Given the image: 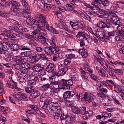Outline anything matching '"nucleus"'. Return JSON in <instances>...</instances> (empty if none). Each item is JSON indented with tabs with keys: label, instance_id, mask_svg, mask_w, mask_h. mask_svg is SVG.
I'll return each instance as SVG.
<instances>
[{
	"label": "nucleus",
	"instance_id": "obj_1",
	"mask_svg": "<svg viewBox=\"0 0 124 124\" xmlns=\"http://www.w3.org/2000/svg\"><path fill=\"white\" fill-rule=\"evenodd\" d=\"M9 47L10 44L8 42H0V54H3L4 57L7 56L8 53L7 50Z\"/></svg>",
	"mask_w": 124,
	"mask_h": 124
},
{
	"label": "nucleus",
	"instance_id": "obj_2",
	"mask_svg": "<svg viewBox=\"0 0 124 124\" xmlns=\"http://www.w3.org/2000/svg\"><path fill=\"white\" fill-rule=\"evenodd\" d=\"M35 18L36 19L38 20L41 23H43L44 26L46 28L48 31L49 30L50 27L51 26L49 25L48 23L46 20V18L42 14L40 13L37 14L35 16Z\"/></svg>",
	"mask_w": 124,
	"mask_h": 124
},
{
	"label": "nucleus",
	"instance_id": "obj_3",
	"mask_svg": "<svg viewBox=\"0 0 124 124\" xmlns=\"http://www.w3.org/2000/svg\"><path fill=\"white\" fill-rule=\"evenodd\" d=\"M52 115H53L52 116L54 119H58L60 117L61 120L65 118L66 117V116L64 115L63 114V111L60 108L56 110V112H53Z\"/></svg>",
	"mask_w": 124,
	"mask_h": 124
},
{
	"label": "nucleus",
	"instance_id": "obj_4",
	"mask_svg": "<svg viewBox=\"0 0 124 124\" xmlns=\"http://www.w3.org/2000/svg\"><path fill=\"white\" fill-rule=\"evenodd\" d=\"M15 96L16 99V101L18 104L22 103L21 100L26 101L28 100L26 94L18 92L17 94L15 95Z\"/></svg>",
	"mask_w": 124,
	"mask_h": 124
},
{
	"label": "nucleus",
	"instance_id": "obj_5",
	"mask_svg": "<svg viewBox=\"0 0 124 124\" xmlns=\"http://www.w3.org/2000/svg\"><path fill=\"white\" fill-rule=\"evenodd\" d=\"M55 47L52 46H46L44 48V50L46 54L51 55V53L55 54L58 51V49H55Z\"/></svg>",
	"mask_w": 124,
	"mask_h": 124
},
{
	"label": "nucleus",
	"instance_id": "obj_6",
	"mask_svg": "<svg viewBox=\"0 0 124 124\" xmlns=\"http://www.w3.org/2000/svg\"><path fill=\"white\" fill-rule=\"evenodd\" d=\"M76 37L79 40L85 41L89 37V36L86 33L83 31H79Z\"/></svg>",
	"mask_w": 124,
	"mask_h": 124
},
{
	"label": "nucleus",
	"instance_id": "obj_7",
	"mask_svg": "<svg viewBox=\"0 0 124 124\" xmlns=\"http://www.w3.org/2000/svg\"><path fill=\"white\" fill-rule=\"evenodd\" d=\"M58 69V74H59V75H63L68 70L67 68L62 64L59 65Z\"/></svg>",
	"mask_w": 124,
	"mask_h": 124
},
{
	"label": "nucleus",
	"instance_id": "obj_8",
	"mask_svg": "<svg viewBox=\"0 0 124 124\" xmlns=\"http://www.w3.org/2000/svg\"><path fill=\"white\" fill-rule=\"evenodd\" d=\"M14 61L15 62L17 65H19L23 63L24 62L26 61L25 59H22L21 56L19 55L13 57Z\"/></svg>",
	"mask_w": 124,
	"mask_h": 124
},
{
	"label": "nucleus",
	"instance_id": "obj_9",
	"mask_svg": "<svg viewBox=\"0 0 124 124\" xmlns=\"http://www.w3.org/2000/svg\"><path fill=\"white\" fill-rule=\"evenodd\" d=\"M92 98L89 93L86 92L84 94V97L81 99V100L82 101H85L87 103L89 104L91 102Z\"/></svg>",
	"mask_w": 124,
	"mask_h": 124
},
{
	"label": "nucleus",
	"instance_id": "obj_10",
	"mask_svg": "<svg viewBox=\"0 0 124 124\" xmlns=\"http://www.w3.org/2000/svg\"><path fill=\"white\" fill-rule=\"evenodd\" d=\"M75 95V93L74 91H68L65 92L64 94V97L65 98L70 99L73 97Z\"/></svg>",
	"mask_w": 124,
	"mask_h": 124
},
{
	"label": "nucleus",
	"instance_id": "obj_11",
	"mask_svg": "<svg viewBox=\"0 0 124 124\" xmlns=\"http://www.w3.org/2000/svg\"><path fill=\"white\" fill-rule=\"evenodd\" d=\"M73 24L71 25L72 28L74 30H77L78 29L79 27H80L81 28H83V25L82 23H81L79 25L78 22L77 21L76 22H72Z\"/></svg>",
	"mask_w": 124,
	"mask_h": 124
},
{
	"label": "nucleus",
	"instance_id": "obj_12",
	"mask_svg": "<svg viewBox=\"0 0 124 124\" xmlns=\"http://www.w3.org/2000/svg\"><path fill=\"white\" fill-rule=\"evenodd\" d=\"M93 114L92 111H87L83 114V118L85 120H87Z\"/></svg>",
	"mask_w": 124,
	"mask_h": 124
},
{
	"label": "nucleus",
	"instance_id": "obj_13",
	"mask_svg": "<svg viewBox=\"0 0 124 124\" xmlns=\"http://www.w3.org/2000/svg\"><path fill=\"white\" fill-rule=\"evenodd\" d=\"M21 35H18V37H20L21 38H23V36L25 38H26L29 39H34V38L35 37H34V36L31 35H30L28 34H23L22 33V34H21Z\"/></svg>",
	"mask_w": 124,
	"mask_h": 124
},
{
	"label": "nucleus",
	"instance_id": "obj_14",
	"mask_svg": "<svg viewBox=\"0 0 124 124\" xmlns=\"http://www.w3.org/2000/svg\"><path fill=\"white\" fill-rule=\"evenodd\" d=\"M73 118L72 117L66 116L65 118L63 119L62 121L63 122L65 123L66 124H70L73 121Z\"/></svg>",
	"mask_w": 124,
	"mask_h": 124
},
{
	"label": "nucleus",
	"instance_id": "obj_15",
	"mask_svg": "<svg viewBox=\"0 0 124 124\" xmlns=\"http://www.w3.org/2000/svg\"><path fill=\"white\" fill-rule=\"evenodd\" d=\"M26 15H27L28 14L20 10L19 9L18 10L16 14V16H17L20 17H24L25 18L27 17Z\"/></svg>",
	"mask_w": 124,
	"mask_h": 124
},
{
	"label": "nucleus",
	"instance_id": "obj_16",
	"mask_svg": "<svg viewBox=\"0 0 124 124\" xmlns=\"http://www.w3.org/2000/svg\"><path fill=\"white\" fill-rule=\"evenodd\" d=\"M54 65L52 63H50L46 67V71L49 73H51L54 70Z\"/></svg>",
	"mask_w": 124,
	"mask_h": 124
},
{
	"label": "nucleus",
	"instance_id": "obj_17",
	"mask_svg": "<svg viewBox=\"0 0 124 124\" xmlns=\"http://www.w3.org/2000/svg\"><path fill=\"white\" fill-rule=\"evenodd\" d=\"M121 6L123 7L124 6V2H119V3L117 4H114L113 7L115 9H117L118 11H120L122 10V8H120L119 6Z\"/></svg>",
	"mask_w": 124,
	"mask_h": 124
},
{
	"label": "nucleus",
	"instance_id": "obj_18",
	"mask_svg": "<svg viewBox=\"0 0 124 124\" xmlns=\"http://www.w3.org/2000/svg\"><path fill=\"white\" fill-rule=\"evenodd\" d=\"M116 33V32L114 31L109 32L108 33H106L104 36V37L106 39L109 40L110 39V36H114Z\"/></svg>",
	"mask_w": 124,
	"mask_h": 124
},
{
	"label": "nucleus",
	"instance_id": "obj_19",
	"mask_svg": "<svg viewBox=\"0 0 124 124\" xmlns=\"http://www.w3.org/2000/svg\"><path fill=\"white\" fill-rule=\"evenodd\" d=\"M83 58L86 57L88 55L87 50L84 49H80L79 50L78 52Z\"/></svg>",
	"mask_w": 124,
	"mask_h": 124
},
{
	"label": "nucleus",
	"instance_id": "obj_20",
	"mask_svg": "<svg viewBox=\"0 0 124 124\" xmlns=\"http://www.w3.org/2000/svg\"><path fill=\"white\" fill-rule=\"evenodd\" d=\"M32 69L35 71L39 72L43 70V68L40 64H35L33 66Z\"/></svg>",
	"mask_w": 124,
	"mask_h": 124
},
{
	"label": "nucleus",
	"instance_id": "obj_21",
	"mask_svg": "<svg viewBox=\"0 0 124 124\" xmlns=\"http://www.w3.org/2000/svg\"><path fill=\"white\" fill-rule=\"evenodd\" d=\"M30 95L33 98H36L38 97L40 95L39 92L33 89Z\"/></svg>",
	"mask_w": 124,
	"mask_h": 124
},
{
	"label": "nucleus",
	"instance_id": "obj_22",
	"mask_svg": "<svg viewBox=\"0 0 124 124\" xmlns=\"http://www.w3.org/2000/svg\"><path fill=\"white\" fill-rule=\"evenodd\" d=\"M79 70L80 72L81 75L82 77L84 79L86 80L88 78L86 74L88 73L85 72L83 69L82 68H80Z\"/></svg>",
	"mask_w": 124,
	"mask_h": 124
},
{
	"label": "nucleus",
	"instance_id": "obj_23",
	"mask_svg": "<svg viewBox=\"0 0 124 124\" xmlns=\"http://www.w3.org/2000/svg\"><path fill=\"white\" fill-rule=\"evenodd\" d=\"M59 22L60 24V28L67 31L68 28L67 27V26L64 21L62 19H60L59 21Z\"/></svg>",
	"mask_w": 124,
	"mask_h": 124
},
{
	"label": "nucleus",
	"instance_id": "obj_24",
	"mask_svg": "<svg viewBox=\"0 0 124 124\" xmlns=\"http://www.w3.org/2000/svg\"><path fill=\"white\" fill-rule=\"evenodd\" d=\"M22 4L25 10L29 11L30 10V8L27 3L26 1V0H22L21 1Z\"/></svg>",
	"mask_w": 124,
	"mask_h": 124
},
{
	"label": "nucleus",
	"instance_id": "obj_25",
	"mask_svg": "<svg viewBox=\"0 0 124 124\" xmlns=\"http://www.w3.org/2000/svg\"><path fill=\"white\" fill-rule=\"evenodd\" d=\"M62 83L59 84V88L60 89H69V88H68L69 87L67 86L66 84H65L64 83V82L65 80L62 79Z\"/></svg>",
	"mask_w": 124,
	"mask_h": 124
},
{
	"label": "nucleus",
	"instance_id": "obj_26",
	"mask_svg": "<svg viewBox=\"0 0 124 124\" xmlns=\"http://www.w3.org/2000/svg\"><path fill=\"white\" fill-rule=\"evenodd\" d=\"M112 24H114L115 25L119 24L120 20L118 17H111Z\"/></svg>",
	"mask_w": 124,
	"mask_h": 124
},
{
	"label": "nucleus",
	"instance_id": "obj_27",
	"mask_svg": "<svg viewBox=\"0 0 124 124\" xmlns=\"http://www.w3.org/2000/svg\"><path fill=\"white\" fill-rule=\"evenodd\" d=\"M37 57V55L35 54L33 56H31L29 57L28 59L29 61L31 63H34L36 62V61L35 60V58Z\"/></svg>",
	"mask_w": 124,
	"mask_h": 124
},
{
	"label": "nucleus",
	"instance_id": "obj_28",
	"mask_svg": "<svg viewBox=\"0 0 124 124\" xmlns=\"http://www.w3.org/2000/svg\"><path fill=\"white\" fill-rule=\"evenodd\" d=\"M39 27H37V29L32 31V33L34 35L38 34H39L40 31H43V26H39Z\"/></svg>",
	"mask_w": 124,
	"mask_h": 124
},
{
	"label": "nucleus",
	"instance_id": "obj_29",
	"mask_svg": "<svg viewBox=\"0 0 124 124\" xmlns=\"http://www.w3.org/2000/svg\"><path fill=\"white\" fill-rule=\"evenodd\" d=\"M64 83L66 84L67 85V86L69 87V89L70 88V86H72L73 84V82L72 80L71 79L68 80H65Z\"/></svg>",
	"mask_w": 124,
	"mask_h": 124
},
{
	"label": "nucleus",
	"instance_id": "obj_30",
	"mask_svg": "<svg viewBox=\"0 0 124 124\" xmlns=\"http://www.w3.org/2000/svg\"><path fill=\"white\" fill-rule=\"evenodd\" d=\"M121 24V22L120 21L119 24H117V25H118L117 28L118 31V32L119 34L120 33V32H121L123 31L124 30V26L123 25Z\"/></svg>",
	"mask_w": 124,
	"mask_h": 124
},
{
	"label": "nucleus",
	"instance_id": "obj_31",
	"mask_svg": "<svg viewBox=\"0 0 124 124\" xmlns=\"http://www.w3.org/2000/svg\"><path fill=\"white\" fill-rule=\"evenodd\" d=\"M124 87L119 85L115 86L114 87V89L117 90L119 92L122 93L124 91Z\"/></svg>",
	"mask_w": 124,
	"mask_h": 124
},
{
	"label": "nucleus",
	"instance_id": "obj_32",
	"mask_svg": "<svg viewBox=\"0 0 124 124\" xmlns=\"http://www.w3.org/2000/svg\"><path fill=\"white\" fill-rule=\"evenodd\" d=\"M97 26L100 28H104L106 27V24L102 21H99L97 23Z\"/></svg>",
	"mask_w": 124,
	"mask_h": 124
},
{
	"label": "nucleus",
	"instance_id": "obj_33",
	"mask_svg": "<svg viewBox=\"0 0 124 124\" xmlns=\"http://www.w3.org/2000/svg\"><path fill=\"white\" fill-rule=\"evenodd\" d=\"M104 60L102 58L100 55H98V57L97 59V61L102 65H103L104 63L103 61H104Z\"/></svg>",
	"mask_w": 124,
	"mask_h": 124
},
{
	"label": "nucleus",
	"instance_id": "obj_34",
	"mask_svg": "<svg viewBox=\"0 0 124 124\" xmlns=\"http://www.w3.org/2000/svg\"><path fill=\"white\" fill-rule=\"evenodd\" d=\"M33 87L31 86L30 87H27L24 89V90L25 92L27 93H29L30 94L32 92V91L33 89L32 88Z\"/></svg>",
	"mask_w": 124,
	"mask_h": 124
},
{
	"label": "nucleus",
	"instance_id": "obj_35",
	"mask_svg": "<svg viewBox=\"0 0 124 124\" xmlns=\"http://www.w3.org/2000/svg\"><path fill=\"white\" fill-rule=\"evenodd\" d=\"M52 108L51 106L48 107L45 110V112L48 114L52 113L53 111Z\"/></svg>",
	"mask_w": 124,
	"mask_h": 124
},
{
	"label": "nucleus",
	"instance_id": "obj_36",
	"mask_svg": "<svg viewBox=\"0 0 124 124\" xmlns=\"http://www.w3.org/2000/svg\"><path fill=\"white\" fill-rule=\"evenodd\" d=\"M72 110L74 113L76 114H80V108H79L74 106L73 107Z\"/></svg>",
	"mask_w": 124,
	"mask_h": 124
},
{
	"label": "nucleus",
	"instance_id": "obj_37",
	"mask_svg": "<svg viewBox=\"0 0 124 124\" xmlns=\"http://www.w3.org/2000/svg\"><path fill=\"white\" fill-rule=\"evenodd\" d=\"M117 12L116 11L113 10L111 11V13H108V15L109 16H113L112 17H118L117 15L116 14Z\"/></svg>",
	"mask_w": 124,
	"mask_h": 124
},
{
	"label": "nucleus",
	"instance_id": "obj_38",
	"mask_svg": "<svg viewBox=\"0 0 124 124\" xmlns=\"http://www.w3.org/2000/svg\"><path fill=\"white\" fill-rule=\"evenodd\" d=\"M75 55L73 54H66V58L69 60L73 59L75 57Z\"/></svg>",
	"mask_w": 124,
	"mask_h": 124
},
{
	"label": "nucleus",
	"instance_id": "obj_39",
	"mask_svg": "<svg viewBox=\"0 0 124 124\" xmlns=\"http://www.w3.org/2000/svg\"><path fill=\"white\" fill-rule=\"evenodd\" d=\"M70 78L72 80L78 81L79 80V76L77 75H71L70 76Z\"/></svg>",
	"mask_w": 124,
	"mask_h": 124
},
{
	"label": "nucleus",
	"instance_id": "obj_40",
	"mask_svg": "<svg viewBox=\"0 0 124 124\" xmlns=\"http://www.w3.org/2000/svg\"><path fill=\"white\" fill-rule=\"evenodd\" d=\"M51 84L53 86V87L59 88V82L58 81H55L54 82L51 81Z\"/></svg>",
	"mask_w": 124,
	"mask_h": 124
},
{
	"label": "nucleus",
	"instance_id": "obj_41",
	"mask_svg": "<svg viewBox=\"0 0 124 124\" xmlns=\"http://www.w3.org/2000/svg\"><path fill=\"white\" fill-rule=\"evenodd\" d=\"M55 39L56 38L54 37L50 39V40L51 41L50 44L52 46H54L55 47L56 46L55 43Z\"/></svg>",
	"mask_w": 124,
	"mask_h": 124
},
{
	"label": "nucleus",
	"instance_id": "obj_42",
	"mask_svg": "<svg viewBox=\"0 0 124 124\" xmlns=\"http://www.w3.org/2000/svg\"><path fill=\"white\" fill-rule=\"evenodd\" d=\"M112 63L113 64V65L115 67H116V66L117 65L119 64V65H124V63L123 62H117V63L115 62V63H114V62H113L112 61H110L108 63L109 64H110V63Z\"/></svg>",
	"mask_w": 124,
	"mask_h": 124
},
{
	"label": "nucleus",
	"instance_id": "obj_43",
	"mask_svg": "<svg viewBox=\"0 0 124 124\" xmlns=\"http://www.w3.org/2000/svg\"><path fill=\"white\" fill-rule=\"evenodd\" d=\"M7 86V87L12 89H16L18 88L16 86H15L13 85H11L9 83H7V84L6 85Z\"/></svg>",
	"mask_w": 124,
	"mask_h": 124
},
{
	"label": "nucleus",
	"instance_id": "obj_44",
	"mask_svg": "<svg viewBox=\"0 0 124 124\" xmlns=\"http://www.w3.org/2000/svg\"><path fill=\"white\" fill-rule=\"evenodd\" d=\"M80 114H83L86 111V108L85 107H81L80 108Z\"/></svg>",
	"mask_w": 124,
	"mask_h": 124
},
{
	"label": "nucleus",
	"instance_id": "obj_45",
	"mask_svg": "<svg viewBox=\"0 0 124 124\" xmlns=\"http://www.w3.org/2000/svg\"><path fill=\"white\" fill-rule=\"evenodd\" d=\"M12 47V49L13 51H17L19 49V46L16 44H13Z\"/></svg>",
	"mask_w": 124,
	"mask_h": 124
},
{
	"label": "nucleus",
	"instance_id": "obj_46",
	"mask_svg": "<svg viewBox=\"0 0 124 124\" xmlns=\"http://www.w3.org/2000/svg\"><path fill=\"white\" fill-rule=\"evenodd\" d=\"M39 39L41 41V43L43 44H45L46 45H47V43L46 42V39L45 37H43L40 39Z\"/></svg>",
	"mask_w": 124,
	"mask_h": 124
},
{
	"label": "nucleus",
	"instance_id": "obj_47",
	"mask_svg": "<svg viewBox=\"0 0 124 124\" xmlns=\"http://www.w3.org/2000/svg\"><path fill=\"white\" fill-rule=\"evenodd\" d=\"M65 36L67 38L69 39H72L73 38V36L71 34H68L66 32H64L63 33Z\"/></svg>",
	"mask_w": 124,
	"mask_h": 124
},
{
	"label": "nucleus",
	"instance_id": "obj_48",
	"mask_svg": "<svg viewBox=\"0 0 124 124\" xmlns=\"http://www.w3.org/2000/svg\"><path fill=\"white\" fill-rule=\"evenodd\" d=\"M96 34L98 35L99 37H102L104 36L103 32L101 30L97 31Z\"/></svg>",
	"mask_w": 124,
	"mask_h": 124
},
{
	"label": "nucleus",
	"instance_id": "obj_49",
	"mask_svg": "<svg viewBox=\"0 0 124 124\" xmlns=\"http://www.w3.org/2000/svg\"><path fill=\"white\" fill-rule=\"evenodd\" d=\"M40 101L42 102H44V103H45L46 102H48L47 99L45 97L44 95H42L40 96Z\"/></svg>",
	"mask_w": 124,
	"mask_h": 124
},
{
	"label": "nucleus",
	"instance_id": "obj_50",
	"mask_svg": "<svg viewBox=\"0 0 124 124\" xmlns=\"http://www.w3.org/2000/svg\"><path fill=\"white\" fill-rule=\"evenodd\" d=\"M48 31H51L53 33L58 34L59 33V32L57 30L54 29L52 26L50 27V28Z\"/></svg>",
	"mask_w": 124,
	"mask_h": 124
},
{
	"label": "nucleus",
	"instance_id": "obj_51",
	"mask_svg": "<svg viewBox=\"0 0 124 124\" xmlns=\"http://www.w3.org/2000/svg\"><path fill=\"white\" fill-rule=\"evenodd\" d=\"M102 4L105 6H108L109 5V1L107 0H103Z\"/></svg>",
	"mask_w": 124,
	"mask_h": 124
},
{
	"label": "nucleus",
	"instance_id": "obj_52",
	"mask_svg": "<svg viewBox=\"0 0 124 124\" xmlns=\"http://www.w3.org/2000/svg\"><path fill=\"white\" fill-rule=\"evenodd\" d=\"M106 82L108 85H113L114 87L115 86V84L114 83V82L111 80H107L106 81Z\"/></svg>",
	"mask_w": 124,
	"mask_h": 124
},
{
	"label": "nucleus",
	"instance_id": "obj_53",
	"mask_svg": "<svg viewBox=\"0 0 124 124\" xmlns=\"http://www.w3.org/2000/svg\"><path fill=\"white\" fill-rule=\"evenodd\" d=\"M20 6V4L18 2L13 0L12 7L17 8V7Z\"/></svg>",
	"mask_w": 124,
	"mask_h": 124
},
{
	"label": "nucleus",
	"instance_id": "obj_54",
	"mask_svg": "<svg viewBox=\"0 0 124 124\" xmlns=\"http://www.w3.org/2000/svg\"><path fill=\"white\" fill-rule=\"evenodd\" d=\"M115 39L117 41H122L124 40V38H123L122 36L121 35L120 36L119 35L116 36Z\"/></svg>",
	"mask_w": 124,
	"mask_h": 124
},
{
	"label": "nucleus",
	"instance_id": "obj_55",
	"mask_svg": "<svg viewBox=\"0 0 124 124\" xmlns=\"http://www.w3.org/2000/svg\"><path fill=\"white\" fill-rule=\"evenodd\" d=\"M113 70L115 71V73L121 75L123 73L122 71L121 70L116 69H113Z\"/></svg>",
	"mask_w": 124,
	"mask_h": 124
},
{
	"label": "nucleus",
	"instance_id": "obj_56",
	"mask_svg": "<svg viewBox=\"0 0 124 124\" xmlns=\"http://www.w3.org/2000/svg\"><path fill=\"white\" fill-rule=\"evenodd\" d=\"M91 78L92 79L96 81H98L99 80V79L96 76H95L92 74L91 75Z\"/></svg>",
	"mask_w": 124,
	"mask_h": 124
},
{
	"label": "nucleus",
	"instance_id": "obj_57",
	"mask_svg": "<svg viewBox=\"0 0 124 124\" xmlns=\"http://www.w3.org/2000/svg\"><path fill=\"white\" fill-rule=\"evenodd\" d=\"M117 47L118 48H122L124 47V42L121 41L119 42L117 44Z\"/></svg>",
	"mask_w": 124,
	"mask_h": 124
},
{
	"label": "nucleus",
	"instance_id": "obj_58",
	"mask_svg": "<svg viewBox=\"0 0 124 124\" xmlns=\"http://www.w3.org/2000/svg\"><path fill=\"white\" fill-rule=\"evenodd\" d=\"M31 76L28 75H26L23 76V78L25 81H28L29 80Z\"/></svg>",
	"mask_w": 124,
	"mask_h": 124
},
{
	"label": "nucleus",
	"instance_id": "obj_59",
	"mask_svg": "<svg viewBox=\"0 0 124 124\" xmlns=\"http://www.w3.org/2000/svg\"><path fill=\"white\" fill-rule=\"evenodd\" d=\"M95 8L101 14H103L104 12V10L100 8L98 6H96Z\"/></svg>",
	"mask_w": 124,
	"mask_h": 124
},
{
	"label": "nucleus",
	"instance_id": "obj_60",
	"mask_svg": "<svg viewBox=\"0 0 124 124\" xmlns=\"http://www.w3.org/2000/svg\"><path fill=\"white\" fill-rule=\"evenodd\" d=\"M4 34L6 35V36L9 38H16V37L14 35L11 34L10 32Z\"/></svg>",
	"mask_w": 124,
	"mask_h": 124
},
{
	"label": "nucleus",
	"instance_id": "obj_61",
	"mask_svg": "<svg viewBox=\"0 0 124 124\" xmlns=\"http://www.w3.org/2000/svg\"><path fill=\"white\" fill-rule=\"evenodd\" d=\"M39 34V35L38 37L39 39L43 37H44L46 36V35L45 33H44L42 32H41L40 31Z\"/></svg>",
	"mask_w": 124,
	"mask_h": 124
},
{
	"label": "nucleus",
	"instance_id": "obj_62",
	"mask_svg": "<svg viewBox=\"0 0 124 124\" xmlns=\"http://www.w3.org/2000/svg\"><path fill=\"white\" fill-rule=\"evenodd\" d=\"M39 56L43 60H47L48 59V57L46 56L44 54H40L39 55Z\"/></svg>",
	"mask_w": 124,
	"mask_h": 124
},
{
	"label": "nucleus",
	"instance_id": "obj_63",
	"mask_svg": "<svg viewBox=\"0 0 124 124\" xmlns=\"http://www.w3.org/2000/svg\"><path fill=\"white\" fill-rule=\"evenodd\" d=\"M13 30L15 31L20 34H22V32L20 31V29L19 28L17 27L14 26Z\"/></svg>",
	"mask_w": 124,
	"mask_h": 124
},
{
	"label": "nucleus",
	"instance_id": "obj_64",
	"mask_svg": "<svg viewBox=\"0 0 124 124\" xmlns=\"http://www.w3.org/2000/svg\"><path fill=\"white\" fill-rule=\"evenodd\" d=\"M97 94L99 97L101 98L102 99H105L106 98V96L103 93H97Z\"/></svg>",
	"mask_w": 124,
	"mask_h": 124
}]
</instances>
